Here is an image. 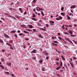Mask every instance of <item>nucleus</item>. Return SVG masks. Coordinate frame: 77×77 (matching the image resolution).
Listing matches in <instances>:
<instances>
[{
    "instance_id": "c756f323",
    "label": "nucleus",
    "mask_w": 77,
    "mask_h": 77,
    "mask_svg": "<svg viewBox=\"0 0 77 77\" xmlns=\"http://www.w3.org/2000/svg\"><path fill=\"white\" fill-rule=\"evenodd\" d=\"M36 2H37V0H33L32 2H33V3H35Z\"/></svg>"
},
{
    "instance_id": "de8ad7c7",
    "label": "nucleus",
    "mask_w": 77,
    "mask_h": 77,
    "mask_svg": "<svg viewBox=\"0 0 77 77\" xmlns=\"http://www.w3.org/2000/svg\"><path fill=\"white\" fill-rule=\"evenodd\" d=\"M62 53H63V54H65V52H64L63 51H62Z\"/></svg>"
},
{
    "instance_id": "37998d69",
    "label": "nucleus",
    "mask_w": 77,
    "mask_h": 77,
    "mask_svg": "<svg viewBox=\"0 0 77 77\" xmlns=\"http://www.w3.org/2000/svg\"><path fill=\"white\" fill-rule=\"evenodd\" d=\"M25 39L26 41H29V38H25Z\"/></svg>"
},
{
    "instance_id": "a878e982",
    "label": "nucleus",
    "mask_w": 77,
    "mask_h": 77,
    "mask_svg": "<svg viewBox=\"0 0 77 77\" xmlns=\"http://www.w3.org/2000/svg\"><path fill=\"white\" fill-rule=\"evenodd\" d=\"M58 18H59V19H60V20H62V18H63V17H62L60 16H59Z\"/></svg>"
},
{
    "instance_id": "7c9ffc66",
    "label": "nucleus",
    "mask_w": 77,
    "mask_h": 77,
    "mask_svg": "<svg viewBox=\"0 0 77 77\" xmlns=\"http://www.w3.org/2000/svg\"><path fill=\"white\" fill-rule=\"evenodd\" d=\"M60 65L61 66V67L62 66H63L62 62V61H61L60 62Z\"/></svg>"
},
{
    "instance_id": "5fc2aeb1",
    "label": "nucleus",
    "mask_w": 77,
    "mask_h": 77,
    "mask_svg": "<svg viewBox=\"0 0 77 77\" xmlns=\"http://www.w3.org/2000/svg\"><path fill=\"white\" fill-rule=\"evenodd\" d=\"M55 60H57V61H59V58H56Z\"/></svg>"
},
{
    "instance_id": "20e7f679",
    "label": "nucleus",
    "mask_w": 77,
    "mask_h": 77,
    "mask_svg": "<svg viewBox=\"0 0 77 77\" xmlns=\"http://www.w3.org/2000/svg\"><path fill=\"white\" fill-rule=\"evenodd\" d=\"M58 39L61 41H65V40L63 39V38H61V37H58Z\"/></svg>"
},
{
    "instance_id": "2eb2a0df",
    "label": "nucleus",
    "mask_w": 77,
    "mask_h": 77,
    "mask_svg": "<svg viewBox=\"0 0 77 77\" xmlns=\"http://www.w3.org/2000/svg\"><path fill=\"white\" fill-rule=\"evenodd\" d=\"M61 68V67L60 66H59L56 68V70H59Z\"/></svg>"
},
{
    "instance_id": "2f4dec72",
    "label": "nucleus",
    "mask_w": 77,
    "mask_h": 77,
    "mask_svg": "<svg viewBox=\"0 0 77 77\" xmlns=\"http://www.w3.org/2000/svg\"><path fill=\"white\" fill-rule=\"evenodd\" d=\"M70 35L72 37H74V36H75V35H72V34H70Z\"/></svg>"
},
{
    "instance_id": "9b49d317",
    "label": "nucleus",
    "mask_w": 77,
    "mask_h": 77,
    "mask_svg": "<svg viewBox=\"0 0 77 77\" xmlns=\"http://www.w3.org/2000/svg\"><path fill=\"white\" fill-rule=\"evenodd\" d=\"M72 68H74V64L72 63H70Z\"/></svg>"
},
{
    "instance_id": "f03ea898",
    "label": "nucleus",
    "mask_w": 77,
    "mask_h": 77,
    "mask_svg": "<svg viewBox=\"0 0 77 77\" xmlns=\"http://www.w3.org/2000/svg\"><path fill=\"white\" fill-rule=\"evenodd\" d=\"M36 51H36V49H34L30 53H36Z\"/></svg>"
},
{
    "instance_id": "774afa93",
    "label": "nucleus",
    "mask_w": 77,
    "mask_h": 77,
    "mask_svg": "<svg viewBox=\"0 0 77 77\" xmlns=\"http://www.w3.org/2000/svg\"><path fill=\"white\" fill-rule=\"evenodd\" d=\"M56 65H59V63H58V62H57V63H56Z\"/></svg>"
},
{
    "instance_id": "9d476101",
    "label": "nucleus",
    "mask_w": 77,
    "mask_h": 77,
    "mask_svg": "<svg viewBox=\"0 0 77 77\" xmlns=\"http://www.w3.org/2000/svg\"><path fill=\"white\" fill-rule=\"evenodd\" d=\"M75 7H76V6H75V5H72L70 7V8L71 9H74V8H75Z\"/></svg>"
},
{
    "instance_id": "680f3d73",
    "label": "nucleus",
    "mask_w": 77,
    "mask_h": 77,
    "mask_svg": "<svg viewBox=\"0 0 77 77\" xmlns=\"http://www.w3.org/2000/svg\"><path fill=\"white\" fill-rule=\"evenodd\" d=\"M33 30L34 32H37L36 30L35 29H33Z\"/></svg>"
},
{
    "instance_id": "473e14b6",
    "label": "nucleus",
    "mask_w": 77,
    "mask_h": 77,
    "mask_svg": "<svg viewBox=\"0 0 77 77\" xmlns=\"http://www.w3.org/2000/svg\"><path fill=\"white\" fill-rule=\"evenodd\" d=\"M64 10V8H63V7L61 8V10L62 11H63V10Z\"/></svg>"
},
{
    "instance_id": "603ef678",
    "label": "nucleus",
    "mask_w": 77,
    "mask_h": 77,
    "mask_svg": "<svg viewBox=\"0 0 77 77\" xmlns=\"http://www.w3.org/2000/svg\"><path fill=\"white\" fill-rule=\"evenodd\" d=\"M35 17H36V15L34 14H33V16H32V17H33V18H34Z\"/></svg>"
},
{
    "instance_id": "ddd939ff",
    "label": "nucleus",
    "mask_w": 77,
    "mask_h": 77,
    "mask_svg": "<svg viewBox=\"0 0 77 77\" xmlns=\"http://www.w3.org/2000/svg\"><path fill=\"white\" fill-rule=\"evenodd\" d=\"M60 14L61 15H62L63 16H65V12L61 13H60Z\"/></svg>"
},
{
    "instance_id": "f3484780",
    "label": "nucleus",
    "mask_w": 77,
    "mask_h": 77,
    "mask_svg": "<svg viewBox=\"0 0 77 77\" xmlns=\"http://www.w3.org/2000/svg\"><path fill=\"white\" fill-rule=\"evenodd\" d=\"M16 32V31L15 30H13V31H12L10 32V33H15Z\"/></svg>"
},
{
    "instance_id": "a211bd4d",
    "label": "nucleus",
    "mask_w": 77,
    "mask_h": 77,
    "mask_svg": "<svg viewBox=\"0 0 77 77\" xmlns=\"http://www.w3.org/2000/svg\"><path fill=\"white\" fill-rule=\"evenodd\" d=\"M49 22L51 23H52L53 24H54V22L52 20H50Z\"/></svg>"
},
{
    "instance_id": "f257e3e1",
    "label": "nucleus",
    "mask_w": 77,
    "mask_h": 77,
    "mask_svg": "<svg viewBox=\"0 0 77 77\" xmlns=\"http://www.w3.org/2000/svg\"><path fill=\"white\" fill-rule=\"evenodd\" d=\"M36 10L37 11H42L43 8H40L39 7H37L36 8Z\"/></svg>"
},
{
    "instance_id": "e433bc0d",
    "label": "nucleus",
    "mask_w": 77,
    "mask_h": 77,
    "mask_svg": "<svg viewBox=\"0 0 77 77\" xmlns=\"http://www.w3.org/2000/svg\"><path fill=\"white\" fill-rule=\"evenodd\" d=\"M14 36L15 37V38H17V34H14Z\"/></svg>"
},
{
    "instance_id": "423d86ee",
    "label": "nucleus",
    "mask_w": 77,
    "mask_h": 77,
    "mask_svg": "<svg viewBox=\"0 0 77 77\" xmlns=\"http://www.w3.org/2000/svg\"><path fill=\"white\" fill-rule=\"evenodd\" d=\"M64 65L65 67V68H66V69H67V71H69V69H68V68L67 66L66 65V64H64Z\"/></svg>"
},
{
    "instance_id": "bb28decb",
    "label": "nucleus",
    "mask_w": 77,
    "mask_h": 77,
    "mask_svg": "<svg viewBox=\"0 0 77 77\" xmlns=\"http://www.w3.org/2000/svg\"><path fill=\"white\" fill-rule=\"evenodd\" d=\"M53 42L56 43V44H58V43H59V42H58L57 41H53Z\"/></svg>"
},
{
    "instance_id": "338daca9",
    "label": "nucleus",
    "mask_w": 77,
    "mask_h": 77,
    "mask_svg": "<svg viewBox=\"0 0 77 77\" xmlns=\"http://www.w3.org/2000/svg\"><path fill=\"white\" fill-rule=\"evenodd\" d=\"M17 33H21V32L20 31V30H17Z\"/></svg>"
},
{
    "instance_id": "58836bf2",
    "label": "nucleus",
    "mask_w": 77,
    "mask_h": 77,
    "mask_svg": "<svg viewBox=\"0 0 77 77\" xmlns=\"http://www.w3.org/2000/svg\"><path fill=\"white\" fill-rule=\"evenodd\" d=\"M40 30H43L44 31H45V30H46L45 29H44L43 28H40Z\"/></svg>"
},
{
    "instance_id": "a19ab883",
    "label": "nucleus",
    "mask_w": 77,
    "mask_h": 77,
    "mask_svg": "<svg viewBox=\"0 0 77 77\" xmlns=\"http://www.w3.org/2000/svg\"><path fill=\"white\" fill-rule=\"evenodd\" d=\"M65 27V26L63 25L62 26L63 29H65V27Z\"/></svg>"
},
{
    "instance_id": "f704fd0d",
    "label": "nucleus",
    "mask_w": 77,
    "mask_h": 77,
    "mask_svg": "<svg viewBox=\"0 0 77 77\" xmlns=\"http://www.w3.org/2000/svg\"><path fill=\"white\" fill-rule=\"evenodd\" d=\"M1 60L2 61V62H3L5 60H4V58H2L1 59Z\"/></svg>"
},
{
    "instance_id": "39448f33",
    "label": "nucleus",
    "mask_w": 77,
    "mask_h": 77,
    "mask_svg": "<svg viewBox=\"0 0 77 77\" xmlns=\"http://www.w3.org/2000/svg\"><path fill=\"white\" fill-rule=\"evenodd\" d=\"M38 36L41 38H43L44 37L42 36V35L41 33H39L38 34Z\"/></svg>"
},
{
    "instance_id": "79ce46f5",
    "label": "nucleus",
    "mask_w": 77,
    "mask_h": 77,
    "mask_svg": "<svg viewBox=\"0 0 77 77\" xmlns=\"http://www.w3.org/2000/svg\"><path fill=\"white\" fill-rule=\"evenodd\" d=\"M49 59V57L48 56H47V57H46V59L47 60H48Z\"/></svg>"
},
{
    "instance_id": "c9c22d12",
    "label": "nucleus",
    "mask_w": 77,
    "mask_h": 77,
    "mask_svg": "<svg viewBox=\"0 0 77 77\" xmlns=\"http://www.w3.org/2000/svg\"><path fill=\"white\" fill-rule=\"evenodd\" d=\"M45 55H48L49 54L47 52H45Z\"/></svg>"
},
{
    "instance_id": "13d9d810",
    "label": "nucleus",
    "mask_w": 77,
    "mask_h": 77,
    "mask_svg": "<svg viewBox=\"0 0 77 77\" xmlns=\"http://www.w3.org/2000/svg\"><path fill=\"white\" fill-rule=\"evenodd\" d=\"M73 59H75V60H76V59H77V58L75 57H74L73 58Z\"/></svg>"
},
{
    "instance_id": "ea45409f",
    "label": "nucleus",
    "mask_w": 77,
    "mask_h": 77,
    "mask_svg": "<svg viewBox=\"0 0 77 77\" xmlns=\"http://www.w3.org/2000/svg\"><path fill=\"white\" fill-rule=\"evenodd\" d=\"M56 51H57V53H61V52L57 50H56Z\"/></svg>"
},
{
    "instance_id": "6e6552de",
    "label": "nucleus",
    "mask_w": 77,
    "mask_h": 77,
    "mask_svg": "<svg viewBox=\"0 0 77 77\" xmlns=\"http://www.w3.org/2000/svg\"><path fill=\"white\" fill-rule=\"evenodd\" d=\"M61 57L63 60H65V57H63V56L61 55Z\"/></svg>"
},
{
    "instance_id": "4c0bfd02",
    "label": "nucleus",
    "mask_w": 77,
    "mask_h": 77,
    "mask_svg": "<svg viewBox=\"0 0 77 77\" xmlns=\"http://www.w3.org/2000/svg\"><path fill=\"white\" fill-rule=\"evenodd\" d=\"M42 71H44L45 70V68H44V67H42Z\"/></svg>"
},
{
    "instance_id": "e2e57ef3",
    "label": "nucleus",
    "mask_w": 77,
    "mask_h": 77,
    "mask_svg": "<svg viewBox=\"0 0 77 77\" xmlns=\"http://www.w3.org/2000/svg\"><path fill=\"white\" fill-rule=\"evenodd\" d=\"M32 59H34L35 60H36V57H32Z\"/></svg>"
},
{
    "instance_id": "052dcab7",
    "label": "nucleus",
    "mask_w": 77,
    "mask_h": 77,
    "mask_svg": "<svg viewBox=\"0 0 77 77\" xmlns=\"http://www.w3.org/2000/svg\"><path fill=\"white\" fill-rule=\"evenodd\" d=\"M12 42H13V41H11V40H9V43H11H11H12Z\"/></svg>"
},
{
    "instance_id": "864d4df0",
    "label": "nucleus",
    "mask_w": 77,
    "mask_h": 77,
    "mask_svg": "<svg viewBox=\"0 0 77 77\" xmlns=\"http://www.w3.org/2000/svg\"><path fill=\"white\" fill-rule=\"evenodd\" d=\"M14 3V2H11L10 4L11 6H12Z\"/></svg>"
},
{
    "instance_id": "bf43d9fd",
    "label": "nucleus",
    "mask_w": 77,
    "mask_h": 77,
    "mask_svg": "<svg viewBox=\"0 0 77 77\" xmlns=\"http://www.w3.org/2000/svg\"><path fill=\"white\" fill-rule=\"evenodd\" d=\"M57 76H58V77H60V75L59 74H57Z\"/></svg>"
},
{
    "instance_id": "b1692460",
    "label": "nucleus",
    "mask_w": 77,
    "mask_h": 77,
    "mask_svg": "<svg viewBox=\"0 0 77 77\" xmlns=\"http://www.w3.org/2000/svg\"><path fill=\"white\" fill-rule=\"evenodd\" d=\"M0 67H1V68H2V69H3L5 68L4 67V66H3V65H0Z\"/></svg>"
},
{
    "instance_id": "8fccbe9b",
    "label": "nucleus",
    "mask_w": 77,
    "mask_h": 77,
    "mask_svg": "<svg viewBox=\"0 0 77 77\" xmlns=\"http://www.w3.org/2000/svg\"><path fill=\"white\" fill-rule=\"evenodd\" d=\"M65 39L66 40V41H68V40L69 38H67L66 37H65Z\"/></svg>"
},
{
    "instance_id": "393cba45",
    "label": "nucleus",
    "mask_w": 77,
    "mask_h": 77,
    "mask_svg": "<svg viewBox=\"0 0 77 77\" xmlns=\"http://www.w3.org/2000/svg\"><path fill=\"white\" fill-rule=\"evenodd\" d=\"M69 32L70 34H72V31L69 30Z\"/></svg>"
},
{
    "instance_id": "69168bd1",
    "label": "nucleus",
    "mask_w": 77,
    "mask_h": 77,
    "mask_svg": "<svg viewBox=\"0 0 77 77\" xmlns=\"http://www.w3.org/2000/svg\"><path fill=\"white\" fill-rule=\"evenodd\" d=\"M52 36L53 37H54V39H57V38H56V37L54 36H53V35H52Z\"/></svg>"
},
{
    "instance_id": "72a5a7b5",
    "label": "nucleus",
    "mask_w": 77,
    "mask_h": 77,
    "mask_svg": "<svg viewBox=\"0 0 77 77\" xmlns=\"http://www.w3.org/2000/svg\"><path fill=\"white\" fill-rule=\"evenodd\" d=\"M41 23H37V25H38V26H39V27H40V26H41Z\"/></svg>"
},
{
    "instance_id": "1a4fd4ad",
    "label": "nucleus",
    "mask_w": 77,
    "mask_h": 77,
    "mask_svg": "<svg viewBox=\"0 0 77 77\" xmlns=\"http://www.w3.org/2000/svg\"><path fill=\"white\" fill-rule=\"evenodd\" d=\"M31 19L32 20H33V21H38V19H37L35 18H32Z\"/></svg>"
},
{
    "instance_id": "09e8293b",
    "label": "nucleus",
    "mask_w": 77,
    "mask_h": 77,
    "mask_svg": "<svg viewBox=\"0 0 77 77\" xmlns=\"http://www.w3.org/2000/svg\"><path fill=\"white\" fill-rule=\"evenodd\" d=\"M46 27H48L49 26V25L48 24H46Z\"/></svg>"
},
{
    "instance_id": "5701e85b",
    "label": "nucleus",
    "mask_w": 77,
    "mask_h": 77,
    "mask_svg": "<svg viewBox=\"0 0 77 77\" xmlns=\"http://www.w3.org/2000/svg\"><path fill=\"white\" fill-rule=\"evenodd\" d=\"M0 42L1 43H4V42H3V41L2 39H0Z\"/></svg>"
},
{
    "instance_id": "c03bdc74",
    "label": "nucleus",
    "mask_w": 77,
    "mask_h": 77,
    "mask_svg": "<svg viewBox=\"0 0 77 77\" xmlns=\"http://www.w3.org/2000/svg\"><path fill=\"white\" fill-rule=\"evenodd\" d=\"M5 74H9V72H5Z\"/></svg>"
},
{
    "instance_id": "6e6d98bb",
    "label": "nucleus",
    "mask_w": 77,
    "mask_h": 77,
    "mask_svg": "<svg viewBox=\"0 0 77 77\" xmlns=\"http://www.w3.org/2000/svg\"><path fill=\"white\" fill-rule=\"evenodd\" d=\"M68 14H69V16H70L71 15H72V13H69Z\"/></svg>"
},
{
    "instance_id": "3c124183",
    "label": "nucleus",
    "mask_w": 77,
    "mask_h": 77,
    "mask_svg": "<svg viewBox=\"0 0 77 77\" xmlns=\"http://www.w3.org/2000/svg\"><path fill=\"white\" fill-rule=\"evenodd\" d=\"M4 14L5 15H9V14L8 13H5Z\"/></svg>"
},
{
    "instance_id": "4d7b16f0",
    "label": "nucleus",
    "mask_w": 77,
    "mask_h": 77,
    "mask_svg": "<svg viewBox=\"0 0 77 77\" xmlns=\"http://www.w3.org/2000/svg\"><path fill=\"white\" fill-rule=\"evenodd\" d=\"M27 30H28V31H29V32L32 31V30H30V29H27Z\"/></svg>"
},
{
    "instance_id": "0eeeda50",
    "label": "nucleus",
    "mask_w": 77,
    "mask_h": 77,
    "mask_svg": "<svg viewBox=\"0 0 77 77\" xmlns=\"http://www.w3.org/2000/svg\"><path fill=\"white\" fill-rule=\"evenodd\" d=\"M39 62L40 63H42L43 62V59L42 58H41L39 61Z\"/></svg>"
},
{
    "instance_id": "c85d7f7f",
    "label": "nucleus",
    "mask_w": 77,
    "mask_h": 77,
    "mask_svg": "<svg viewBox=\"0 0 77 77\" xmlns=\"http://www.w3.org/2000/svg\"><path fill=\"white\" fill-rule=\"evenodd\" d=\"M29 28H30V29H32L33 28V26L31 25H29Z\"/></svg>"
},
{
    "instance_id": "0e129e2a",
    "label": "nucleus",
    "mask_w": 77,
    "mask_h": 77,
    "mask_svg": "<svg viewBox=\"0 0 77 77\" xmlns=\"http://www.w3.org/2000/svg\"><path fill=\"white\" fill-rule=\"evenodd\" d=\"M19 3H20L19 2H17V3H16L17 5H18Z\"/></svg>"
},
{
    "instance_id": "7ed1b4c3",
    "label": "nucleus",
    "mask_w": 77,
    "mask_h": 77,
    "mask_svg": "<svg viewBox=\"0 0 77 77\" xmlns=\"http://www.w3.org/2000/svg\"><path fill=\"white\" fill-rule=\"evenodd\" d=\"M4 35L5 37H6V38H9V35H8L4 33Z\"/></svg>"
},
{
    "instance_id": "4be33fe9",
    "label": "nucleus",
    "mask_w": 77,
    "mask_h": 77,
    "mask_svg": "<svg viewBox=\"0 0 77 77\" xmlns=\"http://www.w3.org/2000/svg\"><path fill=\"white\" fill-rule=\"evenodd\" d=\"M66 17H67V19L68 20H70L71 19V18L69 16H68V15H67L66 16Z\"/></svg>"
},
{
    "instance_id": "f8f14e48",
    "label": "nucleus",
    "mask_w": 77,
    "mask_h": 77,
    "mask_svg": "<svg viewBox=\"0 0 77 77\" xmlns=\"http://www.w3.org/2000/svg\"><path fill=\"white\" fill-rule=\"evenodd\" d=\"M19 9L20 11V13L21 14H23V11H22V9H21V8H19Z\"/></svg>"
},
{
    "instance_id": "cd10ccee",
    "label": "nucleus",
    "mask_w": 77,
    "mask_h": 77,
    "mask_svg": "<svg viewBox=\"0 0 77 77\" xmlns=\"http://www.w3.org/2000/svg\"><path fill=\"white\" fill-rule=\"evenodd\" d=\"M24 33H28V34H29V32H27L25 30L23 31Z\"/></svg>"
},
{
    "instance_id": "aec40b11",
    "label": "nucleus",
    "mask_w": 77,
    "mask_h": 77,
    "mask_svg": "<svg viewBox=\"0 0 77 77\" xmlns=\"http://www.w3.org/2000/svg\"><path fill=\"white\" fill-rule=\"evenodd\" d=\"M41 13L42 16H44V14L42 11H41Z\"/></svg>"
},
{
    "instance_id": "a18cd8bd",
    "label": "nucleus",
    "mask_w": 77,
    "mask_h": 77,
    "mask_svg": "<svg viewBox=\"0 0 77 77\" xmlns=\"http://www.w3.org/2000/svg\"><path fill=\"white\" fill-rule=\"evenodd\" d=\"M50 24L51 26H54V25H55L54 24H53V23H50Z\"/></svg>"
},
{
    "instance_id": "412c9836",
    "label": "nucleus",
    "mask_w": 77,
    "mask_h": 77,
    "mask_svg": "<svg viewBox=\"0 0 77 77\" xmlns=\"http://www.w3.org/2000/svg\"><path fill=\"white\" fill-rule=\"evenodd\" d=\"M63 33H64V34H65V35H69V34L68 33V32H63Z\"/></svg>"
},
{
    "instance_id": "dca6fc26",
    "label": "nucleus",
    "mask_w": 77,
    "mask_h": 77,
    "mask_svg": "<svg viewBox=\"0 0 77 77\" xmlns=\"http://www.w3.org/2000/svg\"><path fill=\"white\" fill-rule=\"evenodd\" d=\"M7 64L8 65V66H10L11 65V62L8 63H7Z\"/></svg>"
},
{
    "instance_id": "49530a36",
    "label": "nucleus",
    "mask_w": 77,
    "mask_h": 77,
    "mask_svg": "<svg viewBox=\"0 0 77 77\" xmlns=\"http://www.w3.org/2000/svg\"><path fill=\"white\" fill-rule=\"evenodd\" d=\"M23 35V33H21L19 34V35L20 36H22V35Z\"/></svg>"
},
{
    "instance_id": "6ab92c4d",
    "label": "nucleus",
    "mask_w": 77,
    "mask_h": 77,
    "mask_svg": "<svg viewBox=\"0 0 77 77\" xmlns=\"http://www.w3.org/2000/svg\"><path fill=\"white\" fill-rule=\"evenodd\" d=\"M52 44L54 45V46H57V44H55V43H52Z\"/></svg>"
},
{
    "instance_id": "4468645a",
    "label": "nucleus",
    "mask_w": 77,
    "mask_h": 77,
    "mask_svg": "<svg viewBox=\"0 0 77 77\" xmlns=\"http://www.w3.org/2000/svg\"><path fill=\"white\" fill-rule=\"evenodd\" d=\"M20 26L21 27H25V28H27L26 26L24 25H20Z\"/></svg>"
}]
</instances>
